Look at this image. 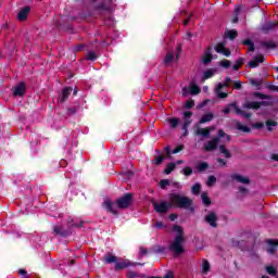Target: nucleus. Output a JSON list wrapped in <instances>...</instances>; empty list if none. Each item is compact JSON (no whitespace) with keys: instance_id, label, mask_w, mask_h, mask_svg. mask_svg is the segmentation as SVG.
Wrapping results in <instances>:
<instances>
[{"instance_id":"obj_1","label":"nucleus","mask_w":278,"mask_h":278,"mask_svg":"<svg viewBox=\"0 0 278 278\" xmlns=\"http://www.w3.org/2000/svg\"><path fill=\"white\" fill-rule=\"evenodd\" d=\"M168 202L170 207L194 212V201L186 195L179 193H169Z\"/></svg>"},{"instance_id":"obj_2","label":"nucleus","mask_w":278,"mask_h":278,"mask_svg":"<svg viewBox=\"0 0 278 278\" xmlns=\"http://www.w3.org/2000/svg\"><path fill=\"white\" fill-rule=\"evenodd\" d=\"M173 231H176V237L169 244L168 249L172 253H174V257H179L182 253H186V249H184V243L186 242V237H184V228L179 225H174Z\"/></svg>"},{"instance_id":"obj_3","label":"nucleus","mask_w":278,"mask_h":278,"mask_svg":"<svg viewBox=\"0 0 278 278\" xmlns=\"http://www.w3.org/2000/svg\"><path fill=\"white\" fill-rule=\"evenodd\" d=\"M220 138H226L227 142L231 141V136L227 135L225 130L219 129L217 130V137H214L212 140L205 143L203 146V150L206 151L207 153L216 151V149H218V144H220Z\"/></svg>"},{"instance_id":"obj_4","label":"nucleus","mask_w":278,"mask_h":278,"mask_svg":"<svg viewBox=\"0 0 278 278\" xmlns=\"http://www.w3.org/2000/svg\"><path fill=\"white\" fill-rule=\"evenodd\" d=\"M231 84H233V80L231 79V77L227 76L224 83H220L217 85V87L215 88V91L218 99H227L229 97L228 92H223V88H229Z\"/></svg>"},{"instance_id":"obj_5","label":"nucleus","mask_w":278,"mask_h":278,"mask_svg":"<svg viewBox=\"0 0 278 278\" xmlns=\"http://www.w3.org/2000/svg\"><path fill=\"white\" fill-rule=\"evenodd\" d=\"M112 0H91L90 7L97 10L98 12H108L110 11V4Z\"/></svg>"},{"instance_id":"obj_6","label":"nucleus","mask_w":278,"mask_h":278,"mask_svg":"<svg viewBox=\"0 0 278 278\" xmlns=\"http://www.w3.org/2000/svg\"><path fill=\"white\" fill-rule=\"evenodd\" d=\"M134 202V193H125L123 197L116 200V205L119 210H127Z\"/></svg>"},{"instance_id":"obj_7","label":"nucleus","mask_w":278,"mask_h":278,"mask_svg":"<svg viewBox=\"0 0 278 278\" xmlns=\"http://www.w3.org/2000/svg\"><path fill=\"white\" fill-rule=\"evenodd\" d=\"M204 223L216 229L218 227V215L214 211H208L207 214L204 216Z\"/></svg>"},{"instance_id":"obj_8","label":"nucleus","mask_w":278,"mask_h":278,"mask_svg":"<svg viewBox=\"0 0 278 278\" xmlns=\"http://www.w3.org/2000/svg\"><path fill=\"white\" fill-rule=\"evenodd\" d=\"M131 266H135L134 263H130L129 260H125V258H117V262L114 266V270L116 273H118V270H125V268H129Z\"/></svg>"},{"instance_id":"obj_9","label":"nucleus","mask_w":278,"mask_h":278,"mask_svg":"<svg viewBox=\"0 0 278 278\" xmlns=\"http://www.w3.org/2000/svg\"><path fill=\"white\" fill-rule=\"evenodd\" d=\"M153 207L157 214H166L170 210V203L166 201H162L161 203L154 202Z\"/></svg>"},{"instance_id":"obj_10","label":"nucleus","mask_w":278,"mask_h":278,"mask_svg":"<svg viewBox=\"0 0 278 278\" xmlns=\"http://www.w3.org/2000/svg\"><path fill=\"white\" fill-rule=\"evenodd\" d=\"M52 230L54 236H60L61 238H68L73 233L71 229H64L62 226H53Z\"/></svg>"},{"instance_id":"obj_11","label":"nucleus","mask_w":278,"mask_h":278,"mask_svg":"<svg viewBox=\"0 0 278 278\" xmlns=\"http://www.w3.org/2000/svg\"><path fill=\"white\" fill-rule=\"evenodd\" d=\"M25 90H27V86L24 81L18 83L15 87H13V97H25Z\"/></svg>"},{"instance_id":"obj_12","label":"nucleus","mask_w":278,"mask_h":278,"mask_svg":"<svg viewBox=\"0 0 278 278\" xmlns=\"http://www.w3.org/2000/svg\"><path fill=\"white\" fill-rule=\"evenodd\" d=\"M276 27H278V22L277 21L265 22L261 26V31H263V34H270V31H274Z\"/></svg>"},{"instance_id":"obj_13","label":"nucleus","mask_w":278,"mask_h":278,"mask_svg":"<svg viewBox=\"0 0 278 278\" xmlns=\"http://www.w3.org/2000/svg\"><path fill=\"white\" fill-rule=\"evenodd\" d=\"M72 92H73V87H64L59 97V103H66Z\"/></svg>"},{"instance_id":"obj_14","label":"nucleus","mask_w":278,"mask_h":278,"mask_svg":"<svg viewBox=\"0 0 278 278\" xmlns=\"http://www.w3.org/2000/svg\"><path fill=\"white\" fill-rule=\"evenodd\" d=\"M212 46L207 47L202 56V64L207 65L214 60V54H212Z\"/></svg>"},{"instance_id":"obj_15","label":"nucleus","mask_w":278,"mask_h":278,"mask_svg":"<svg viewBox=\"0 0 278 278\" xmlns=\"http://www.w3.org/2000/svg\"><path fill=\"white\" fill-rule=\"evenodd\" d=\"M214 50L216 53H220L222 55H225L226 58H229L231 55V51L225 47V42H219L214 47Z\"/></svg>"},{"instance_id":"obj_16","label":"nucleus","mask_w":278,"mask_h":278,"mask_svg":"<svg viewBox=\"0 0 278 278\" xmlns=\"http://www.w3.org/2000/svg\"><path fill=\"white\" fill-rule=\"evenodd\" d=\"M265 61H266V59L264 58V55L258 54V55L254 56L253 60L248 63V66L250 68H257V66H260V64L264 63Z\"/></svg>"},{"instance_id":"obj_17","label":"nucleus","mask_w":278,"mask_h":278,"mask_svg":"<svg viewBox=\"0 0 278 278\" xmlns=\"http://www.w3.org/2000/svg\"><path fill=\"white\" fill-rule=\"evenodd\" d=\"M212 131H214V126L205 127V128H198L195 130L197 136H202V138H210Z\"/></svg>"},{"instance_id":"obj_18","label":"nucleus","mask_w":278,"mask_h":278,"mask_svg":"<svg viewBox=\"0 0 278 278\" xmlns=\"http://www.w3.org/2000/svg\"><path fill=\"white\" fill-rule=\"evenodd\" d=\"M29 12H31L30 7L22 8L17 13V21H27V16H29Z\"/></svg>"},{"instance_id":"obj_19","label":"nucleus","mask_w":278,"mask_h":278,"mask_svg":"<svg viewBox=\"0 0 278 278\" xmlns=\"http://www.w3.org/2000/svg\"><path fill=\"white\" fill-rule=\"evenodd\" d=\"M277 248L278 241H275L273 239L267 240V253H269V255H275V253H277Z\"/></svg>"},{"instance_id":"obj_20","label":"nucleus","mask_w":278,"mask_h":278,"mask_svg":"<svg viewBox=\"0 0 278 278\" xmlns=\"http://www.w3.org/2000/svg\"><path fill=\"white\" fill-rule=\"evenodd\" d=\"M104 207L106 212H110V214H114V216H118V211H116V205H114V202L110 200L104 201Z\"/></svg>"},{"instance_id":"obj_21","label":"nucleus","mask_w":278,"mask_h":278,"mask_svg":"<svg viewBox=\"0 0 278 278\" xmlns=\"http://www.w3.org/2000/svg\"><path fill=\"white\" fill-rule=\"evenodd\" d=\"M104 264H116L118 262V258L116 255L112 254V252H109L103 257Z\"/></svg>"},{"instance_id":"obj_22","label":"nucleus","mask_w":278,"mask_h":278,"mask_svg":"<svg viewBox=\"0 0 278 278\" xmlns=\"http://www.w3.org/2000/svg\"><path fill=\"white\" fill-rule=\"evenodd\" d=\"M231 179L238 181L239 184H251V180L240 174H232Z\"/></svg>"},{"instance_id":"obj_23","label":"nucleus","mask_w":278,"mask_h":278,"mask_svg":"<svg viewBox=\"0 0 278 278\" xmlns=\"http://www.w3.org/2000/svg\"><path fill=\"white\" fill-rule=\"evenodd\" d=\"M214 121V113H206L202 115V117L199 121L200 125H205V123H212Z\"/></svg>"},{"instance_id":"obj_24","label":"nucleus","mask_w":278,"mask_h":278,"mask_svg":"<svg viewBox=\"0 0 278 278\" xmlns=\"http://www.w3.org/2000/svg\"><path fill=\"white\" fill-rule=\"evenodd\" d=\"M243 110H260V102H244Z\"/></svg>"},{"instance_id":"obj_25","label":"nucleus","mask_w":278,"mask_h":278,"mask_svg":"<svg viewBox=\"0 0 278 278\" xmlns=\"http://www.w3.org/2000/svg\"><path fill=\"white\" fill-rule=\"evenodd\" d=\"M210 168V164L207 162H200L195 166V170L198 173H205Z\"/></svg>"},{"instance_id":"obj_26","label":"nucleus","mask_w":278,"mask_h":278,"mask_svg":"<svg viewBox=\"0 0 278 278\" xmlns=\"http://www.w3.org/2000/svg\"><path fill=\"white\" fill-rule=\"evenodd\" d=\"M67 225L70 227L68 229H73V227L81 228V227H84V222L75 223V219L68 217L67 218Z\"/></svg>"},{"instance_id":"obj_27","label":"nucleus","mask_w":278,"mask_h":278,"mask_svg":"<svg viewBox=\"0 0 278 278\" xmlns=\"http://www.w3.org/2000/svg\"><path fill=\"white\" fill-rule=\"evenodd\" d=\"M189 92L192 96L201 94V88H199V86H197V84H191L189 86Z\"/></svg>"},{"instance_id":"obj_28","label":"nucleus","mask_w":278,"mask_h":278,"mask_svg":"<svg viewBox=\"0 0 278 278\" xmlns=\"http://www.w3.org/2000/svg\"><path fill=\"white\" fill-rule=\"evenodd\" d=\"M202 203L205 207H210L212 205V199L207 197V192H203L201 194Z\"/></svg>"},{"instance_id":"obj_29","label":"nucleus","mask_w":278,"mask_h":278,"mask_svg":"<svg viewBox=\"0 0 278 278\" xmlns=\"http://www.w3.org/2000/svg\"><path fill=\"white\" fill-rule=\"evenodd\" d=\"M242 45H244V47H249L248 51H250V52L255 51V43H253V40L245 39V40L242 41Z\"/></svg>"},{"instance_id":"obj_30","label":"nucleus","mask_w":278,"mask_h":278,"mask_svg":"<svg viewBox=\"0 0 278 278\" xmlns=\"http://www.w3.org/2000/svg\"><path fill=\"white\" fill-rule=\"evenodd\" d=\"M219 153H223L227 160L231 159V152L227 150V147L225 144L219 146Z\"/></svg>"},{"instance_id":"obj_31","label":"nucleus","mask_w":278,"mask_h":278,"mask_svg":"<svg viewBox=\"0 0 278 278\" xmlns=\"http://www.w3.org/2000/svg\"><path fill=\"white\" fill-rule=\"evenodd\" d=\"M177 168V164L175 163H168L166 166H165V169H164V173L165 175H170V173L174 172V169Z\"/></svg>"},{"instance_id":"obj_32","label":"nucleus","mask_w":278,"mask_h":278,"mask_svg":"<svg viewBox=\"0 0 278 278\" xmlns=\"http://www.w3.org/2000/svg\"><path fill=\"white\" fill-rule=\"evenodd\" d=\"M166 160V155L160 154L152 161V164H155V166H160V164H163V162Z\"/></svg>"},{"instance_id":"obj_33","label":"nucleus","mask_w":278,"mask_h":278,"mask_svg":"<svg viewBox=\"0 0 278 278\" xmlns=\"http://www.w3.org/2000/svg\"><path fill=\"white\" fill-rule=\"evenodd\" d=\"M225 36H226V38H229V40H236V38H238V30H236V29L228 30L225 34Z\"/></svg>"},{"instance_id":"obj_34","label":"nucleus","mask_w":278,"mask_h":278,"mask_svg":"<svg viewBox=\"0 0 278 278\" xmlns=\"http://www.w3.org/2000/svg\"><path fill=\"white\" fill-rule=\"evenodd\" d=\"M237 129L243 131V134H251V128L242 125L240 122L237 123Z\"/></svg>"},{"instance_id":"obj_35","label":"nucleus","mask_w":278,"mask_h":278,"mask_svg":"<svg viewBox=\"0 0 278 278\" xmlns=\"http://www.w3.org/2000/svg\"><path fill=\"white\" fill-rule=\"evenodd\" d=\"M242 64H244V59L243 58H239L236 63L232 66V71H240V68L242 67Z\"/></svg>"},{"instance_id":"obj_36","label":"nucleus","mask_w":278,"mask_h":278,"mask_svg":"<svg viewBox=\"0 0 278 278\" xmlns=\"http://www.w3.org/2000/svg\"><path fill=\"white\" fill-rule=\"evenodd\" d=\"M190 125H192V119H185L182 124V131H185L184 136H188V128L190 127Z\"/></svg>"},{"instance_id":"obj_37","label":"nucleus","mask_w":278,"mask_h":278,"mask_svg":"<svg viewBox=\"0 0 278 278\" xmlns=\"http://www.w3.org/2000/svg\"><path fill=\"white\" fill-rule=\"evenodd\" d=\"M261 47H266V49H277V43L273 41H262Z\"/></svg>"},{"instance_id":"obj_38","label":"nucleus","mask_w":278,"mask_h":278,"mask_svg":"<svg viewBox=\"0 0 278 278\" xmlns=\"http://www.w3.org/2000/svg\"><path fill=\"white\" fill-rule=\"evenodd\" d=\"M265 125L267 127V131H273V127H277L278 123L273 119H267Z\"/></svg>"},{"instance_id":"obj_39","label":"nucleus","mask_w":278,"mask_h":278,"mask_svg":"<svg viewBox=\"0 0 278 278\" xmlns=\"http://www.w3.org/2000/svg\"><path fill=\"white\" fill-rule=\"evenodd\" d=\"M210 262L207 260H204L202 263V273L203 275H207V273H210Z\"/></svg>"},{"instance_id":"obj_40","label":"nucleus","mask_w":278,"mask_h":278,"mask_svg":"<svg viewBox=\"0 0 278 278\" xmlns=\"http://www.w3.org/2000/svg\"><path fill=\"white\" fill-rule=\"evenodd\" d=\"M168 123H169L172 129H177V127L179 126V118L172 117L168 119Z\"/></svg>"},{"instance_id":"obj_41","label":"nucleus","mask_w":278,"mask_h":278,"mask_svg":"<svg viewBox=\"0 0 278 278\" xmlns=\"http://www.w3.org/2000/svg\"><path fill=\"white\" fill-rule=\"evenodd\" d=\"M250 84H251V86H254V88H256V90H261V88H262V80L251 78Z\"/></svg>"},{"instance_id":"obj_42","label":"nucleus","mask_w":278,"mask_h":278,"mask_svg":"<svg viewBox=\"0 0 278 278\" xmlns=\"http://www.w3.org/2000/svg\"><path fill=\"white\" fill-rule=\"evenodd\" d=\"M212 77H214V70H207L204 72L202 79L205 81L206 79H212Z\"/></svg>"},{"instance_id":"obj_43","label":"nucleus","mask_w":278,"mask_h":278,"mask_svg":"<svg viewBox=\"0 0 278 278\" xmlns=\"http://www.w3.org/2000/svg\"><path fill=\"white\" fill-rule=\"evenodd\" d=\"M175 60V54L173 52H168L164 58V64H170Z\"/></svg>"},{"instance_id":"obj_44","label":"nucleus","mask_w":278,"mask_h":278,"mask_svg":"<svg viewBox=\"0 0 278 278\" xmlns=\"http://www.w3.org/2000/svg\"><path fill=\"white\" fill-rule=\"evenodd\" d=\"M229 108H233L235 110V114H240L242 115V109L238 108V103L237 102H232L229 104Z\"/></svg>"},{"instance_id":"obj_45","label":"nucleus","mask_w":278,"mask_h":278,"mask_svg":"<svg viewBox=\"0 0 278 278\" xmlns=\"http://www.w3.org/2000/svg\"><path fill=\"white\" fill-rule=\"evenodd\" d=\"M192 194H199L201 192V184L197 182L191 188Z\"/></svg>"},{"instance_id":"obj_46","label":"nucleus","mask_w":278,"mask_h":278,"mask_svg":"<svg viewBox=\"0 0 278 278\" xmlns=\"http://www.w3.org/2000/svg\"><path fill=\"white\" fill-rule=\"evenodd\" d=\"M266 271L271 276L275 277L277 275V268L275 266H267Z\"/></svg>"},{"instance_id":"obj_47","label":"nucleus","mask_w":278,"mask_h":278,"mask_svg":"<svg viewBox=\"0 0 278 278\" xmlns=\"http://www.w3.org/2000/svg\"><path fill=\"white\" fill-rule=\"evenodd\" d=\"M87 60H89L90 62H94V60H97V53H94V51H89L86 54Z\"/></svg>"},{"instance_id":"obj_48","label":"nucleus","mask_w":278,"mask_h":278,"mask_svg":"<svg viewBox=\"0 0 278 278\" xmlns=\"http://www.w3.org/2000/svg\"><path fill=\"white\" fill-rule=\"evenodd\" d=\"M182 175H185V177H190V175H192V167L190 166L184 167Z\"/></svg>"},{"instance_id":"obj_49","label":"nucleus","mask_w":278,"mask_h":278,"mask_svg":"<svg viewBox=\"0 0 278 278\" xmlns=\"http://www.w3.org/2000/svg\"><path fill=\"white\" fill-rule=\"evenodd\" d=\"M167 186H170V180H168V179H162L161 181H160V187L162 188V190H166V187Z\"/></svg>"},{"instance_id":"obj_50","label":"nucleus","mask_w":278,"mask_h":278,"mask_svg":"<svg viewBox=\"0 0 278 278\" xmlns=\"http://www.w3.org/2000/svg\"><path fill=\"white\" fill-rule=\"evenodd\" d=\"M215 182H216V176H208V179L206 181V186H208L211 188L212 186L215 185Z\"/></svg>"},{"instance_id":"obj_51","label":"nucleus","mask_w":278,"mask_h":278,"mask_svg":"<svg viewBox=\"0 0 278 278\" xmlns=\"http://www.w3.org/2000/svg\"><path fill=\"white\" fill-rule=\"evenodd\" d=\"M186 110H192L194 108V100L190 99L185 103Z\"/></svg>"},{"instance_id":"obj_52","label":"nucleus","mask_w":278,"mask_h":278,"mask_svg":"<svg viewBox=\"0 0 278 278\" xmlns=\"http://www.w3.org/2000/svg\"><path fill=\"white\" fill-rule=\"evenodd\" d=\"M220 66H223V68H230L231 67V61L229 60H224L219 63Z\"/></svg>"},{"instance_id":"obj_53","label":"nucleus","mask_w":278,"mask_h":278,"mask_svg":"<svg viewBox=\"0 0 278 278\" xmlns=\"http://www.w3.org/2000/svg\"><path fill=\"white\" fill-rule=\"evenodd\" d=\"M253 97H257V99H270V96L257 91L253 93Z\"/></svg>"},{"instance_id":"obj_54","label":"nucleus","mask_w":278,"mask_h":278,"mask_svg":"<svg viewBox=\"0 0 278 278\" xmlns=\"http://www.w3.org/2000/svg\"><path fill=\"white\" fill-rule=\"evenodd\" d=\"M126 277L127 278H136V277H140V274L134 271V270H129L127 274H126Z\"/></svg>"},{"instance_id":"obj_55","label":"nucleus","mask_w":278,"mask_h":278,"mask_svg":"<svg viewBox=\"0 0 278 278\" xmlns=\"http://www.w3.org/2000/svg\"><path fill=\"white\" fill-rule=\"evenodd\" d=\"M181 49H182V45L178 43L176 47V60H179V55H181Z\"/></svg>"},{"instance_id":"obj_56","label":"nucleus","mask_w":278,"mask_h":278,"mask_svg":"<svg viewBox=\"0 0 278 278\" xmlns=\"http://www.w3.org/2000/svg\"><path fill=\"white\" fill-rule=\"evenodd\" d=\"M263 127H264V123L262 122L252 124V129H262Z\"/></svg>"},{"instance_id":"obj_57","label":"nucleus","mask_w":278,"mask_h":278,"mask_svg":"<svg viewBox=\"0 0 278 278\" xmlns=\"http://www.w3.org/2000/svg\"><path fill=\"white\" fill-rule=\"evenodd\" d=\"M235 90H242V83L240 80L235 81Z\"/></svg>"},{"instance_id":"obj_58","label":"nucleus","mask_w":278,"mask_h":278,"mask_svg":"<svg viewBox=\"0 0 278 278\" xmlns=\"http://www.w3.org/2000/svg\"><path fill=\"white\" fill-rule=\"evenodd\" d=\"M180 151H184V146H178V147H176V148L172 151V153L175 155V154H177V153H180Z\"/></svg>"},{"instance_id":"obj_59","label":"nucleus","mask_w":278,"mask_h":278,"mask_svg":"<svg viewBox=\"0 0 278 278\" xmlns=\"http://www.w3.org/2000/svg\"><path fill=\"white\" fill-rule=\"evenodd\" d=\"M184 117L186 118V121H190V118H192V111H186L184 113Z\"/></svg>"},{"instance_id":"obj_60","label":"nucleus","mask_w":278,"mask_h":278,"mask_svg":"<svg viewBox=\"0 0 278 278\" xmlns=\"http://www.w3.org/2000/svg\"><path fill=\"white\" fill-rule=\"evenodd\" d=\"M216 161L218 164H220V166H227V161H225L224 159L218 157Z\"/></svg>"},{"instance_id":"obj_61","label":"nucleus","mask_w":278,"mask_h":278,"mask_svg":"<svg viewBox=\"0 0 278 278\" xmlns=\"http://www.w3.org/2000/svg\"><path fill=\"white\" fill-rule=\"evenodd\" d=\"M166 251L165 247L157 245L156 247V253H164Z\"/></svg>"},{"instance_id":"obj_62","label":"nucleus","mask_w":278,"mask_h":278,"mask_svg":"<svg viewBox=\"0 0 278 278\" xmlns=\"http://www.w3.org/2000/svg\"><path fill=\"white\" fill-rule=\"evenodd\" d=\"M239 192L240 194H247V192H249V189H247L245 187H239Z\"/></svg>"},{"instance_id":"obj_63","label":"nucleus","mask_w":278,"mask_h":278,"mask_svg":"<svg viewBox=\"0 0 278 278\" xmlns=\"http://www.w3.org/2000/svg\"><path fill=\"white\" fill-rule=\"evenodd\" d=\"M268 90H273L274 92H278V86L276 85H269Z\"/></svg>"},{"instance_id":"obj_64","label":"nucleus","mask_w":278,"mask_h":278,"mask_svg":"<svg viewBox=\"0 0 278 278\" xmlns=\"http://www.w3.org/2000/svg\"><path fill=\"white\" fill-rule=\"evenodd\" d=\"M85 47H86V46H84V45L80 43V45H78V46L75 47V51H81L83 49H85Z\"/></svg>"}]
</instances>
